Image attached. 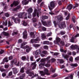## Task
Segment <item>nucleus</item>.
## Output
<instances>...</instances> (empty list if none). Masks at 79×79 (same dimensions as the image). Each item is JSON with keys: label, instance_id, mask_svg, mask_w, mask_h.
I'll use <instances>...</instances> for the list:
<instances>
[{"label": "nucleus", "instance_id": "nucleus-1", "mask_svg": "<svg viewBox=\"0 0 79 79\" xmlns=\"http://www.w3.org/2000/svg\"><path fill=\"white\" fill-rule=\"evenodd\" d=\"M26 44H27V42L23 43L21 44L20 48H23V49H26V48H27L26 49V52H29L30 51V50L31 49V48L29 46H27L24 47V45H25Z\"/></svg>", "mask_w": 79, "mask_h": 79}, {"label": "nucleus", "instance_id": "nucleus-2", "mask_svg": "<svg viewBox=\"0 0 79 79\" xmlns=\"http://www.w3.org/2000/svg\"><path fill=\"white\" fill-rule=\"evenodd\" d=\"M57 20H54L53 22V23H54L56 27V26H58V24H59V22L63 19V17L61 15H59L57 17Z\"/></svg>", "mask_w": 79, "mask_h": 79}, {"label": "nucleus", "instance_id": "nucleus-3", "mask_svg": "<svg viewBox=\"0 0 79 79\" xmlns=\"http://www.w3.org/2000/svg\"><path fill=\"white\" fill-rule=\"evenodd\" d=\"M56 4V2H52L50 3V4H49L48 6L49 9L50 10H53V8H54V7H55V5Z\"/></svg>", "mask_w": 79, "mask_h": 79}, {"label": "nucleus", "instance_id": "nucleus-4", "mask_svg": "<svg viewBox=\"0 0 79 79\" xmlns=\"http://www.w3.org/2000/svg\"><path fill=\"white\" fill-rule=\"evenodd\" d=\"M40 73L41 76H44L45 74L47 75H50V74L49 73H48V70L47 69H44V72L42 71H40Z\"/></svg>", "mask_w": 79, "mask_h": 79}, {"label": "nucleus", "instance_id": "nucleus-5", "mask_svg": "<svg viewBox=\"0 0 79 79\" xmlns=\"http://www.w3.org/2000/svg\"><path fill=\"white\" fill-rule=\"evenodd\" d=\"M44 66H45L46 67H49V66H50V64H45V63L44 64L41 63L39 64L40 69H41Z\"/></svg>", "mask_w": 79, "mask_h": 79}, {"label": "nucleus", "instance_id": "nucleus-6", "mask_svg": "<svg viewBox=\"0 0 79 79\" xmlns=\"http://www.w3.org/2000/svg\"><path fill=\"white\" fill-rule=\"evenodd\" d=\"M13 63L15 64H16V66H19V62H18V60H16V59H15L14 60H13L12 61H11V64H12V65H13Z\"/></svg>", "mask_w": 79, "mask_h": 79}, {"label": "nucleus", "instance_id": "nucleus-7", "mask_svg": "<svg viewBox=\"0 0 79 79\" xmlns=\"http://www.w3.org/2000/svg\"><path fill=\"white\" fill-rule=\"evenodd\" d=\"M20 2L19 1H15L12 4H11L10 6L11 7H13V5L15 6H16L17 5H18L19 4Z\"/></svg>", "mask_w": 79, "mask_h": 79}, {"label": "nucleus", "instance_id": "nucleus-8", "mask_svg": "<svg viewBox=\"0 0 79 79\" xmlns=\"http://www.w3.org/2000/svg\"><path fill=\"white\" fill-rule=\"evenodd\" d=\"M50 58V57H47L46 59H42L40 61V62H44L45 60L47 61V63H50V60H49V59Z\"/></svg>", "mask_w": 79, "mask_h": 79}, {"label": "nucleus", "instance_id": "nucleus-9", "mask_svg": "<svg viewBox=\"0 0 79 79\" xmlns=\"http://www.w3.org/2000/svg\"><path fill=\"white\" fill-rule=\"evenodd\" d=\"M39 13L37 11V10L36 9H35L34 10V12L33 13V17H35L36 16V15L37 17L39 18Z\"/></svg>", "mask_w": 79, "mask_h": 79}, {"label": "nucleus", "instance_id": "nucleus-10", "mask_svg": "<svg viewBox=\"0 0 79 79\" xmlns=\"http://www.w3.org/2000/svg\"><path fill=\"white\" fill-rule=\"evenodd\" d=\"M58 26L61 29H62L64 27H65V23H64L62 22V23H59L58 24Z\"/></svg>", "mask_w": 79, "mask_h": 79}, {"label": "nucleus", "instance_id": "nucleus-11", "mask_svg": "<svg viewBox=\"0 0 79 79\" xmlns=\"http://www.w3.org/2000/svg\"><path fill=\"white\" fill-rule=\"evenodd\" d=\"M29 2H31V0H24L22 1V4L23 5H27L29 3Z\"/></svg>", "mask_w": 79, "mask_h": 79}, {"label": "nucleus", "instance_id": "nucleus-12", "mask_svg": "<svg viewBox=\"0 0 79 79\" xmlns=\"http://www.w3.org/2000/svg\"><path fill=\"white\" fill-rule=\"evenodd\" d=\"M78 46L76 45H72L71 46L70 48L72 50H75V49H77L78 48Z\"/></svg>", "mask_w": 79, "mask_h": 79}, {"label": "nucleus", "instance_id": "nucleus-13", "mask_svg": "<svg viewBox=\"0 0 79 79\" xmlns=\"http://www.w3.org/2000/svg\"><path fill=\"white\" fill-rule=\"evenodd\" d=\"M12 19H14V22L15 23H17V22H16V21H17L19 23L20 22L21 20L19 19L18 18H17L16 19H15V17L12 16Z\"/></svg>", "mask_w": 79, "mask_h": 79}, {"label": "nucleus", "instance_id": "nucleus-14", "mask_svg": "<svg viewBox=\"0 0 79 79\" xmlns=\"http://www.w3.org/2000/svg\"><path fill=\"white\" fill-rule=\"evenodd\" d=\"M23 39H26L27 38V31H25L23 33Z\"/></svg>", "mask_w": 79, "mask_h": 79}, {"label": "nucleus", "instance_id": "nucleus-15", "mask_svg": "<svg viewBox=\"0 0 79 79\" xmlns=\"http://www.w3.org/2000/svg\"><path fill=\"white\" fill-rule=\"evenodd\" d=\"M26 73L27 74H29V75L30 76H34V73H33L31 72V71L29 70L27 71Z\"/></svg>", "mask_w": 79, "mask_h": 79}, {"label": "nucleus", "instance_id": "nucleus-16", "mask_svg": "<svg viewBox=\"0 0 79 79\" xmlns=\"http://www.w3.org/2000/svg\"><path fill=\"white\" fill-rule=\"evenodd\" d=\"M62 56L65 59H66V60H68V58L69 57V55H65L64 54H62Z\"/></svg>", "mask_w": 79, "mask_h": 79}, {"label": "nucleus", "instance_id": "nucleus-17", "mask_svg": "<svg viewBox=\"0 0 79 79\" xmlns=\"http://www.w3.org/2000/svg\"><path fill=\"white\" fill-rule=\"evenodd\" d=\"M56 43L57 44H59L60 42V41H61V39L60 38L58 37H56Z\"/></svg>", "mask_w": 79, "mask_h": 79}, {"label": "nucleus", "instance_id": "nucleus-18", "mask_svg": "<svg viewBox=\"0 0 79 79\" xmlns=\"http://www.w3.org/2000/svg\"><path fill=\"white\" fill-rule=\"evenodd\" d=\"M72 8H73V5L72 4H69L67 6V9H68V10H69V11L72 9Z\"/></svg>", "mask_w": 79, "mask_h": 79}, {"label": "nucleus", "instance_id": "nucleus-19", "mask_svg": "<svg viewBox=\"0 0 79 79\" xmlns=\"http://www.w3.org/2000/svg\"><path fill=\"white\" fill-rule=\"evenodd\" d=\"M35 63H36V62H35L31 64L32 66H33L32 68V70H33V69H34L35 68V67H36V64H35Z\"/></svg>", "mask_w": 79, "mask_h": 79}, {"label": "nucleus", "instance_id": "nucleus-20", "mask_svg": "<svg viewBox=\"0 0 79 79\" xmlns=\"http://www.w3.org/2000/svg\"><path fill=\"white\" fill-rule=\"evenodd\" d=\"M2 35H3L5 36H7V37H9L10 36V34L8 33H6L5 31H3L2 33Z\"/></svg>", "mask_w": 79, "mask_h": 79}, {"label": "nucleus", "instance_id": "nucleus-21", "mask_svg": "<svg viewBox=\"0 0 79 79\" xmlns=\"http://www.w3.org/2000/svg\"><path fill=\"white\" fill-rule=\"evenodd\" d=\"M41 53V50L40 49H39L37 50L35 52V54L36 55H40Z\"/></svg>", "mask_w": 79, "mask_h": 79}, {"label": "nucleus", "instance_id": "nucleus-22", "mask_svg": "<svg viewBox=\"0 0 79 79\" xmlns=\"http://www.w3.org/2000/svg\"><path fill=\"white\" fill-rule=\"evenodd\" d=\"M30 35L31 37L32 38H35V35H34V33L33 32H31L30 33Z\"/></svg>", "mask_w": 79, "mask_h": 79}, {"label": "nucleus", "instance_id": "nucleus-23", "mask_svg": "<svg viewBox=\"0 0 79 79\" xmlns=\"http://www.w3.org/2000/svg\"><path fill=\"white\" fill-rule=\"evenodd\" d=\"M41 20L42 23L44 26H48L46 21H43L42 20Z\"/></svg>", "mask_w": 79, "mask_h": 79}, {"label": "nucleus", "instance_id": "nucleus-24", "mask_svg": "<svg viewBox=\"0 0 79 79\" xmlns=\"http://www.w3.org/2000/svg\"><path fill=\"white\" fill-rule=\"evenodd\" d=\"M18 70L16 68H14L13 69V73L14 74H16L18 73Z\"/></svg>", "mask_w": 79, "mask_h": 79}, {"label": "nucleus", "instance_id": "nucleus-25", "mask_svg": "<svg viewBox=\"0 0 79 79\" xmlns=\"http://www.w3.org/2000/svg\"><path fill=\"white\" fill-rule=\"evenodd\" d=\"M48 16H42L41 18V20H44L45 19H48Z\"/></svg>", "mask_w": 79, "mask_h": 79}, {"label": "nucleus", "instance_id": "nucleus-26", "mask_svg": "<svg viewBox=\"0 0 79 79\" xmlns=\"http://www.w3.org/2000/svg\"><path fill=\"white\" fill-rule=\"evenodd\" d=\"M28 11L29 14L31 13H32V11H33V9L31 8H30L28 9Z\"/></svg>", "mask_w": 79, "mask_h": 79}, {"label": "nucleus", "instance_id": "nucleus-27", "mask_svg": "<svg viewBox=\"0 0 79 79\" xmlns=\"http://www.w3.org/2000/svg\"><path fill=\"white\" fill-rule=\"evenodd\" d=\"M24 13H19V14L18 15V17L19 18H21L23 17V15H24Z\"/></svg>", "mask_w": 79, "mask_h": 79}, {"label": "nucleus", "instance_id": "nucleus-28", "mask_svg": "<svg viewBox=\"0 0 79 79\" xmlns=\"http://www.w3.org/2000/svg\"><path fill=\"white\" fill-rule=\"evenodd\" d=\"M40 41V38H38L36 39H35L34 43L36 44V43H38V42Z\"/></svg>", "mask_w": 79, "mask_h": 79}, {"label": "nucleus", "instance_id": "nucleus-29", "mask_svg": "<svg viewBox=\"0 0 79 79\" xmlns=\"http://www.w3.org/2000/svg\"><path fill=\"white\" fill-rule=\"evenodd\" d=\"M21 8V6H18L16 8L14 9L13 11H17L18 9H19Z\"/></svg>", "mask_w": 79, "mask_h": 79}, {"label": "nucleus", "instance_id": "nucleus-30", "mask_svg": "<svg viewBox=\"0 0 79 79\" xmlns=\"http://www.w3.org/2000/svg\"><path fill=\"white\" fill-rule=\"evenodd\" d=\"M50 44V42L48 41H44L43 42V44L44 45H49V44Z\"/></svg>", "mask_w": 79, "mask_h": 79}, {"label": "nucleus", "instance_id": "nucleus-31", "mask_svg": "<svg viewBox=\"0 0 79 79\" xmlns=\"http://www.w3.org/2000/svg\"><path fill=\"white\" fill-rule=\"evenodd\" d=\"M7 20H6L5 23V22H4L3 23H2V24L3 26H7Z\"/></svg>", "mask_w": 79, "mask_h": 79}, {"label": "nucleus", "instance_id": "nucleus-32", "mask_svg": "<svg viewBox=\"0 0 79 79\" xmlns=\"http://www.w3.org/2000/svg\"><path fill=\"white\" fill-rule=\"evenodd\" d=\"M65 33H66L65 31H60V35H64V34H65Z\"/></svg>", "mask_w": 79, "mask_h": 79}, {"label": "nucleus", "instance_id": "nucleus-33", "mask_svg": "<svg viewBox=\"0 0 79 79\" xmlns=\"http://www.w3.org/2000/svg\"><path fill=\"white\" fill-rule=\"evenodd\" d=\"M13 22H10V21H9L8 22V24L9 26H12V25H13Z\"/></svg>", "mask_w": 79, "mask_h": 79}, {"label": "nucleus", "instance_id": "nucleus-34", "mask_svg": "<svg viewBox=\"0 0 79 79\" xmlns=\"http://www.w3.org/2000/svg\"><path fill=\"white\" fill-rule=\"evenodd\" d=\"M33 45L35 47H40V44H33Z\"/></svg>", "mask_w": 79, "mask_h": 79}, {"label": "nucleus", "instance_id": "nucleus-35", "mask_svg": "<svg viewBox=\"0 0 79 79\" xmlns=\"http://www.w3.org/2000/svg\"><path fill=\"white\" fill-rule=\"evenodd\" d=\"M3 61H5V62H8V57H6L3 59Z\"/></svg>", "mask_w": 79, "mask_h": 79}, {"label": "nucleus", "instance_id": "nucleus-36", "mask_svg": "<svg viewBox=\"0 0 79 79\" xmlns=\"http://www.w3.org/2000/svg\"><path fill=\"white\" fill-rule=\"evenodd\" d=\"M24 68L23 67L20 69V72L21 73H23L24 72Z\"/></svg>", "mask_w": 79, "mask_h": 79}, {"label": "nucleus", "instance_id": "nucleus-37", "mask_svg": "<svg viewBox=\"0 0 79 79\" xmlns=\"http://www.w3.org/2000/svg\"><path fill=\"white\" fill-rule=\"evenodd\" d=\"M41 37L42 39H45V38H46V36H45V35L44 33L42 34Z\"/></svg>", "mask_w": 79, "mask_h": 79}, {"label": "nucleus", "instance_id": "nucleus-38", "mask_svg": "<svg viewBox=\"0 0 79 79\" xmlns=\"http://www.w3.org/2000/svg\"><path fill=\"white\" fill-rule=\"evenodd\" d=\"M59 44L61 45H64L65 44L64 43V42L63 41H61Z\"/></svg>", "mask_w": 79, "mask_h": 79}, {"label": "nucleus", "instance_id": "nucleus-39", "mask_svg": "<svg viewBox=\"0 0 79 79\" xmlns=\"http://www.w3.org/2000/svg\"><path fill=\"white\" fill-rule=\"evenodd\" d=\"M71 66H74V67H77V64H71Z\"/></svg>", "mask_w": 79, "mask_h": 79}, {"label": "nucleus", "instance_id": "nucleus-40", "mask_svg": "<svg viewBox=\"0 0 79 79\" xmlns=\"http://www.w3.org/2000/svg\"><path fill=\"white\" fill-rule=\"evenodd\" d=\"M69 16H70V14L69 13L68 16L66 17V20H68L69 18Z\"/></svg>", "mask_w": 79, "mask_h": 79}, {"label": "nucleus", "instance_id": "nucleus-41", "mask_svg": "<svg viewBox=\"0 0 79 79\" xmlns=\"http://www.w3.org/2000/svg\"><path fill=\"white\" fill-rule=\"evenodd\" d=\"M75 19H76V17H75V16H73L72 17V20L74 23H75L76 22V21H75Z\"/></svg>", "mask_w": 79, "mask_h": 79}, {"label": "nucleus", "instance_id": "nucleus-42", "mask_svg": "<svg viewBox=\"0 0 79 79\" xmlns=\"http://www.w3.org/2000/svg\"><path fill=\"white\" fill-rule=\"evenodd\" d=\"M34 56H31L30 57V59L31 61H34Z\"/></svg>", "mask_w": 79, "mask_h": 79}, {"label": "nucleus", "instance_id": "nucleus-43", "mask_svg": "<svg viewBox=\"0 0 79 79\" xmlns=\"http://www.w3.org/2000/svg\"><path fill=\"white\" fill-rule=\"evenodd\" d=\"M44 49H46V50H48V46H47V45L44 46Z\"/></svg>", "mask_w": 79, "mask_h": 79}, {"label": "nucleus", "instance_id": "nucleus-44", "mask_svg": "<svg viewBox=\"0 0 79 79\" xmlns=\"http://www.w3.org/2000/svg\"><path fill=\"white\" fill-rule=\"evenodd\" d=\"M59 61L60 63H64V60L63 59H60Z\"/></svg>", "mask_w": 79, "mask_h": 79}, {"label": "nucleus", "instance_id": "nucleus-45", "mask_svg": "<svg viewBox=\"0 0 79 79\" xmlns=\"http://www.w3.org/2000/svg\"><path fill=\"white\" fill-rule=\"evenodd\" d=\"M21 59L22 60L24 61V60H25L26 59V58L25 56H23L22 57Z\"/></svg>", "mask_w": 79, "mask_h": 79}, {"label": "nucleus", "instance_id": "nucleus-46", "mask_svg": "<svg viewBox=\"0 0 79 79\" xmlns=\"http://www.w3.org/2000/svg\"><path fill=\"white\" fill-rule=\"evenodd\" d=\"M5 15L6 17H9V16H10V15L8 13H5Z\"/></svg>", "mask_w": 79, "mask_h": 79}, {"label": "nucleus", "instance_id": "nucleus-47", "mask_svg": "<svg viewBox=\"0 0 79 79\" xmlns=\"http://www.w3.org/2000/svg\"><path fill=\"white\" fill-rule=\"evenodd\" d=\"M27 23H26L25 21H23V25L24 26H26L27 24Z\"/></svg>", "mask_w": 79, "mask_h": 79}, {"label": "nucleus", "instance_id": "nucleus-48", "mask_svg": "<svg viewBox=\"0 0 79 79\" xmlns=\"http://www.w3.org/2000/svg\"><path fill=\"white\" fill-rule=\"evenodd\" d=\"M28 18H32V15H31V14H29L28 15Z\"/></svg>", "mask_w": 79, "mask_h": 79}, {"label": "nucleus", "instance_id": "nucleus-49", "mask_svg": "<svg viewBox=\"0 0 79 79\" xmlns=\"http://www.w3.org/2000/svg\"><path fill=\"white\" fill-rule=\"evenodd\" d=\"M69 77L71 79H73V74H71L70 75Z\"/></svg>", "mask_w": 79, "mask_h": 79}, {"label": "nucleus", "instance_id": "nucleus-50", "mask_svg": "<svg viewBox=\"0 0 79 79\" xmlns=\"http://www.w3.org/2000/svg\"><path fill=\"white\" fill-rule=\"evenodd\" d=\"M35 39H31V41L30 42V43H34Z\"/></svg>", "mask_w": 79, "mask_h": 79}, {"label": "nucleus", "instance_id": "nucleus-51", "mask_svg": "<svg viewBox=\"0 0 79 79\" xmlns=\"http://www.w3.org/2000/svg\"><path fill=\"white\" fill-rule=\"evenodd\" d=\"M52 24V23H51V22H48V23L47 24L48 26H50V25Z\"/></svg>", "mask_w": 79, "mask_h": 79}, {"label": "nucleus", "instance_id": "nucleus-52", "mask_svg": "<svg viewBox=\"0 0 79 79\" xmlns=\"http://www.w3.org/2000/svg\"><path fill=\"white\" fill-rule=\"evenodd\" d=\"M32 20L33 22H37V19H35V18H33L32 19Z\"/></svg>", "mask_w": 79, "mask_h": 79}, {"label": "nucleus", "instance_id": "nucleus-53", "mask_svg": "<svg viewBox=\"0 0 79 79\" xmlns=\"http://www.w3.org/2000/svg\"><path fill=\"white\" fill-rule=\"evenodd\" d=\"M42 53H44V54H45V55H47V51H43L42 52Z\"/></svg>", "mask_w": 79, "mask_h": 79}, {"label": "nucleus", "instance_id": "nucleus-54", "mask_svg": "<svg viewBox=\"0 0 79 79\" xmlns=\"http://www.w3.org/2000/svg\"><path fill=\"white\" fill-rule=\"evenodd\" d=\"M51 35H52V33L51 32L49 33L47 35V37H49V36H50Z\"/></svg>", "mask_w": 79, "mask_h": 79}, {"label": "nucleus", "instance_id": "nucleus-55", "mask_svg": "<svg viewBox=\"0 0 79 79\" xmlns=\"http://www.w3.org/2000/svg\"><path fill=\"white\" fill-rule=\"evenodd\" d=\"M59 53L55 52L54 53V55H54V56H56V55H59Z\"/></svg>", "mask_w": 79, "mask_h": 79}, {"label": "nucleus", "instance_id": "nucleus-56", "mask_svg": "<svg viewBox=\"0 0 79 79\" xmlns=\"http://www.w3.org/2000/svg\"><path fill=\"white\" fill-rule=\"evenodd\" d=\"M73 57H70L69 59V60L70 61H73Z\"/></svg>", "mask_w": 79, "mask_h": 79}, {"label": "nucleus", "instance_id": "nucleus-57", "mask_svg": "<svg viewBox=\"0 0 79 79\" xmlns=\"http://www.w3.org/2000/svg\"><path fill=\"white\" fill-rule=\"evenodd\" d=\"M18 34V33L16 32H14V33H12V35H16Z\"/></svg>", "mask_w": 79, "mask_h": 79}, {"label": "nucleus", "instance_id": "nucleus-58", "mask_svg": "<svg viewBox=\"0 0 79 79\" xmlns=\"http://www.w3.org/2000/svg\"><path fill=\"white\" fill-rule=\"evenodd\" d=\"M79 6V4L76 3L75 4V6H74L73 8H75L76 7H77V6Z\"/></svg>", "mask_w": 79, "mask_h": 79}, {"label": "nucleus", "instance_id": "nucleus-59", "mask_svg": "<svg viewBox=\"0 0 79 79\" xmlns=\"http://www.w3.org/2000/svg\"><path fill=\"white\" fill-rule=\"evenodd\" d=\"M42 0H38L37 1V3L38 4H39L40 2H42Z\"/></svg>", "mask_w": 79, "mask_h": 79}, {"label": "nucleus", "instance_id": "nucleus-60", "mask_svg": "<svg viewBox=\"0 0 79 79\" xmlns=\"http://www.w3.org/2000/svg\"><path fill=\"white\" fill-rule=\"evenodd\" d=\"M79 60V56L75 58V60L76 61H77Z\"/></svg>", "mask_w": 79, "mask_h": 79}, {"label": "nucleus", "instance_id": "nucleus-61", "mask_svg": "<svg viewBox=\"0 0 79 79\" xmlns=\"http://www.w3.org/2000/svg\"><path fill=\"white\" fill-rule=\"evenodd\" d=\"M13 74V73L11 71L9 73V76H11Z\"/></svg>", "mask_w": 79, "mask_h": 79}, {"label": "nucleus", "instance_id": "nucleus-62", "mask_svg": "<svg viewBox=\"0 0 79 79\" xmlns=\"http://www.w3.org/2000/svg\"><path fill=\"white\" fill-rule=\"evenodd\" d=\"M23 42V41H22V40L21 39H19L18 40V43H21Z\"/></svg>", "mask_w": 79, "mask_h": 79}, {"label": "nucleus", "instance_id": "nucleus-63", "mask_svg": "<svg viewBox=\"0 0 79 79\" xmlns=\"http://www.w3.org/2000/svg\"><path fill=\"white\" fill-rule=\"evenodd\" d=\"M42 30H43V31H46V28L44 27H43L42 28Z\"/></svg>", "mask_w": 79, "mask_h": 79}, {"label": "nucleus", "instance_id": "nucleus-64", "mask_svg": "<svg viewBox=\"0 0 79 79\" xmlns=\"http://www.w3.org/2000/svg\"><path fill=\"white\" fill-rule=\"evenodd\" d=\"M9 60H12L13 59V56H10L9 57Z\"/></svg>", "mask_w": 79, "mask_h": 79}]
</instances>
